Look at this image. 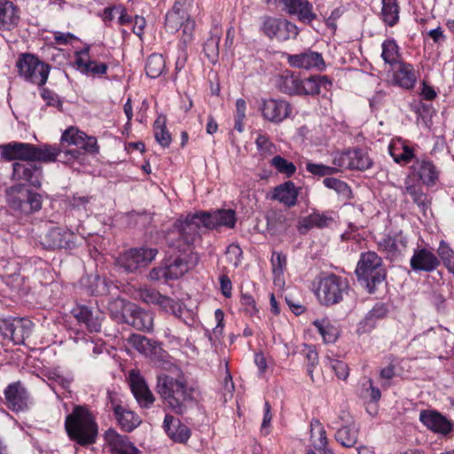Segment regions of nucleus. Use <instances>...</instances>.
Instances as JSON below:
<instances>
[{"mask_svg": "<svg viewBox=\"0 0 454 454\" xmlns=\"http://www.w3.org/2000/svg\"><path fill=\"white\" fill-rule=\"evenodd\" d=\"M298 192L294 184L291 181L277 186L274 190L273 199L287 207H293L297 202Z\"/></svg>", "mask_w": 454, "mask_h": 454, "instance_id": "nucleus-38", "label": "nucleus"}, {"mask_svg": "<svg viewBox=\"0 0 454 454\" xmlns=\"http://www.w3.org/2000/svg\"><path fill=\"white\" fill-rule=\"evenodd\" d=\"M441 264L437 255L426 247H418L414 250L410 260L411 268L414 271L432 272Z\"/></svg>", "mask_w": 454, "mask_h": 454, "instance_id": "nucleus-20", "label": "nucleus"}, {"mask_svg": "<svg viewBox=\"0 0 454 454\" xmlns=\"http://www.w3.org/2000/svg\"><path fill=\"white\" fill-rule=\"evenodd\" d=\"M393 82L405 90L412 89L417 82L414 67L406 62H399L393 67Z\"/></svg>", "mask_w": 454, "mask_h": 454, "instance_id": "nucleus-26", "label": "nucleus"}, {"mask_svg": "<svg viewBox=\"0 0 454 454\" xmlns=\"http://www.w3.org/2000/svg\"><path fill=\"white\" fill-rule=\"evenodd\" d=\"M65 429L69 439L80 446L94 444L98 438V427L95 416L86 406L74 407L66 417Z\"/></svg>", "mask_w": 454, "mask_h": 454, "instance_id": "nucleus-2", "label": "nucleus"}, {"mask_svg": "<svg viewBox=\"0 0 454 454\" xmlns=\"http://www.w3.org/2000/svg\"><path fill=\"white\" fill-rule=\"evenodd\" d=\"M114 413L118 424L124 431L131 432L141 423L139 416L124 406L115 405L114 407Z\"/></svg>", "mask_w": 454, "mask_h": 454, "instance_id": "nucleus-34", "label": "nucleus"}, {"mask_svg": "<svg viewBox=\"0 0 454 454\" xmlns=\"http://www.w3.org/2000/svg\"><path fill=\"white\" fill-rule=\"evenodd\" d=\"M140 300L147 304L158 305L163 310L168 311L174 308V300L160 294L158 291L149 288L140 289L138 291Z\"/></svg>", "mask_w": 454, "mask_h": 454, "instance_id": "nucleus-35", "label": "nucleus"}, {"mask_svg": "<svg viewBox=\"0 0 454 454\" xmlns=\"http://www.w3.org/2000/svg\"><path fill=\"white\" fill-rule=\"evenodd\" d=\"M166 67L165 59L160 54H151L145 64V73L151 78L159 77Z\"/></svg>", "mask_w": 454, "mask_h": 454, "instance_id": "nucleus-49", "label": "nucleus"}, {"mask_svg": "<svg viewBox=\"0 0 454 454\" xmlns=\"http://www.w3.org/2000/svg\"><path fill=\"white\" fill-rule=\"evenodd\" d=\"M380 20L387 27H394L399 22L400 6L397 0H381Z\"/></svg>", "mask_w": 454, "mask_h": 454, "instance_id": "nucleus-39", "label": "nucleus"}, {"mask_svg": "<svg viewBox=\"0 0 454 454\" xmlns=\"http://www.w3.org/2000/svg\"><path fill=\"white\" fill-rule=\"evenodd\" d=\"M60 146V153L58 156V161H60L65 164H71L74 162V160H77L81 153L77 149H72V150H66L64 149V146L61 145Z\"/></svg>", "mask_w": 454, "mask_h": 454, "instance_id": "nucleus-64", "label": "nucleus"}, {"mask_svg": "<svg viewBox=\"0 0 454 454\" xmlns=\"http://www.w3.org/2000/svg\"><path fill=\"white\" fill-rule=\"evenodd\" d=\"M129 384L131 392L140 407L148 409L154 401V395L149 389L145 379L136 371L131 370L129 373Z\"/></svg>", "mask_w": 454, "mask_h": 454, "instance_id": "nucleus-16", "label": "nucleus"}, {"mask_svg": "<svg viewBox=\"0 0 454 454\" xmlns=\"http://www.w3.org/2000/svg\"><path fill=\"white\" fill-rule=\"evenodd\" d=\"M193 4V0H176L172 6V11H176L178 15L186 19V21L191 20L190 12Z\"/></svg>", "mask_w": 454, "mask_h": 454, "instance_id": "nucleus-59", "label": "nucleus"}, {"mask_svg": "<svg viewBox=\"0 0 454 454\" xmlns=\"http://www.w3.org/2000/svg\"><path fill=\"white\" fill-rule=\"evenodd\" d=\"M255 144L257 149L262 155H271L276 151L274 144L264 135H259L255 140Z\"/></svg>", "mask_w": 454, "mask_h": 454, "instance_id": "nucleus-62", "label": "nucleus"}, {"mask_svg": "<svg viewBox=\"0 0 454 454\" xmlns=\"http://www.w3.org/2000/svg\"><path fill=\"white\" fill-rule=\"evenodd\" d=\"M76 239L73 231L55 227L41 237V244L48 249H72L76 246Z\"/></svg>", "mask_w": 454, "mask_h": 454, "instance_id": "nucleus-13", "label": "nucleus"}, {"mask_svg": "<svg viewBox=\"0 0 454 454\" xmlns=\"http://www.w3.org/2000/svg\"><path fill=\"white\" fill-rule=\"evenodd\" d=\"M6 405L13 411H23L27 410L29 404V394L25 387L20 382L9 384L4 389Z\"/></svg>", "mask_w": 454, "mask_h": 454, "instance_id": "nucleus-18", "label": "nucleus"}, {"mask_svg": "<svg viewBox=\"0 0 454 454\" xmlns=\"http://www.w3.org/2000/svg\"><path fill=\"white\" fill-rule=\"evenodd\" d=\"M19 8L9 0H0V30L12 31L19 25Z\"/></svg>", "mask_w": 454, "mask_h": 454, "instance_id": "nucleus-27", "label": "nucleus"}, {"mask_svg": "<svg viewBox=\"0 0 454 454\" xmlns=\"http://www.w3.org/2000/svg\"><path fill=\"white\" fill-rule=\"evenodd\" d=\"M123 323H126L139 331L150 332L153 327V316L137 305L128 307V314Z\"/></svg>", "mask_w": 454, "mask_h": 454, "instance_id": "nucleus-23", "label": "nucleus"}, {"mask_svg": "<svg viewBox=\"0 0 454 454\" xmlns=\"http://www.w3.org/2000/svg\"><path fill=\"white\" fill-rule=\"evenodd\" d=\"M31 161L54 162L57 161L60 153L58 145H43L40 146L32 144Z\"/></svg>", "mask_w": 454, "mask_h": 454, "instance_id": "nucleus-37", "label": "nucleus"}, {"mask_svg": "<svg viewBox=\"0 0 454 454\" xmlns=\"http://www.w3.org/2000/svg\"><path fill=\"white\" fill-rule=\"evenodd\" d=\"M186 22V19L178 15L176 11H168L165 16V28L169 33L176 32Z\"/></svg>", "mask_w": 454, "mask_h": 454, "instance_id": "nucleus-53", "label": "nucleus"}, {"mask_svg": "<svg viewBox=\"0 0 454 454\" xmlns=\"http://www.w3.org/2000/svg\"><path fill=\"white\" fill-rule=\"evenodd\" d=\"M32 149V144L29 143L11 142L0 145V156L6 161H31Z\"/></svg>", "mask_w": 454, "mask_h": 454, "instance_id": "nucleus-22", "label": "nucleus"}, {"mask_svg": "<svg viewBox=\"0 0 454 454\" xmlns=\"http://www.w3.org/2000/svg\"><path fill=\"white\" fill-rule=\"evenodd\" d=\"M302 352L305 353L306 359L308 361L307 372L312 378L313 369L318 363L317 352L316 351V349L313 347L307 346V345L305 346V348Z\"/></svg>", "mask_w": 454, "mask_h": 454, "instance_id": "nucleus-63", "label": "nucleus"}, {"mask_svg": "<svg viewBox=\"0 0 454 454\" xmlns=\"http://www.w3.org/2000/svg\"><path fill=\"white\" fill-rule=\"evenodd\" d=\"M333 223V218L331 215L325 213L314 212L308 216L300 219L297 228L298 231L303 234L312 228H325Z\"/></svg>", "mask_w": 454, "mask_h": 454, "instance_id": "nucleus-32", "label": "nucleus"}, {"mask_svg": "<svg viewBox=\"0 0 454 454\" xmlns=\"http://www.w3.org/2000/svg\"><path fill=\"white\" fill-rule=\"evenodd\" d=\"M182 35L178 43V47L187 49L189 43L193 39V31L195 28L194 20H191L186 21L183 26Z\"/></svg>", "mask_w": 454, "mask_h": 454, "instance_id": "nucleus-57", "label": "nucleus"}, {"mask_svg": "<svg viewBox=\"0 0 454 454\" xmlns=\"http://www.w3.org/2000/svg\"><path fill=\"white\" fill-rule=\"evenodd\" d=\"M439 260L442 261L445 267H454V251L444 240H441L437 248Z\"/></svg>", "mask_w": 454, "mask_h": 454, "instance_id": "nucleus-55", "label": "nucleus"}, {"mask_svg": "<svg viewBox=\"0 0 454 454\" xmlns=\"http://www.w3.org/2000/svg\"><path fill=\"white\" fill-rule=\"evenodd\" d=\"M403 193L409 194L413 202L423 211L427 210L430 205L427 194L422 191L419 184L413 182L410 177L404 180L403 187H401Z\"/></svg>", "mask_w": 454, "mask_h": 454, "instance_id": "nucleus-36", "label": "nucleus"}, {"mask_svg": "<svg viewBox=\"0 0 454 454\" xmlns=\"http://www.w3.org/2000/svg\"><path fill=\"white\" fill-rule=\"evenodd\" d=\"M358 438V428L356 425H349L340 428L335 434V439L342 446L350 448L353 447Z\"/></svg>", "mask_w": 454, "mask_h": 454, "instance_id": "nucleus-46", "label": "nucleus"}, {"mask_svg": "<svg viewBox=\"0 0 454 454\" xmlns=\"http://www.w3.org/2000/svg\"><path fill=\"white\" fill-rule=\"evenodd\" d=\"M419 420L429 430L444 436L454 430V423L436 411H421Z\"/></svg>", "mask_w": 454, "mask_h": 454, "instance_id": "nucleus-17", "label": "nucleus"}, {"mask_svg": "<svg viewBox=\"0 0 454 454\" xmlns=\"http://www.w3.org/2000/svg\"><path fill=\"white\" fill-rule=\"evenodd\" d=\"M206 220V229L212 230L219 227L234 228L237 218L232 209H218L213 212L203 211Z\"/></svg>", "mask_w": 454, "mask_h": 454, "instance_id": "nucleus-24", "label": "nucleus"}, {"mask_svg": "<svg viewBox=\"0 0 454 454\" xmlns=\"http://www.w3.org/2000/svg\"><path fill=\"white\" fill-rule=\"evenodd\" d=\"M258 109L262 114H291V105L285 99L261 98L257 101Z\"/></svg>", "mask_w": 454, "mask_h": 454, "instance_id": "nucleus-41", "label": "nucleus"}, {"mask_svg": "<svg viewBox=\"0 0 454 454\" xmlns=\"http://www.w3.org/2000/svg\"><path fill=\"white\" fill-rule=\"evenodd\" d=\"M175 226L178 229L180 238L184 243L190 247L200 238V228H206L203 211L188 214L184 219L179 218Z\"/></svg>", "mask_w": 454, "mask_h": 454, "instance_id": "nucleus-9", "label": "nucleus"}, {"mask_svg": "<svg viewBox=\"0 0 454 454\" xmlns=\"http://www.w3.org/2000/svg\"><path fill=\"white\" fill-rule=\"evenodd\" d=\"M333 164L343 168L366 170L372 164L368 153L362 149L348 150L334 155Z\"/></svg>", "mask_w": 454, "mask_h": 454, "instance_id": "nucleus-10", "label": "nucleus"}, {"mask_svg": "<svg viewBox=\"0 0 454 454\" xmlns=\"http://www.w3.org/2000/svg\"><path fill=\"white\" fill-rule=\"evenodd\" d=\"M323 183L327 188L334 190L341 200L348 201L352 198V191L344 181L334 177H326Z\"/></svg>", "mask_w": 454, "mask_h": 454, "instance_id": "nucleus-50", "label": "nucleus"}, {"mask_svg": "<svg viewBox=\"0 0 454 454\" xmlns=\"http://www.w3.org/2000/svg\"><path fill=\"white\" fill-rule=\"evenodd\" d=\"M32 322L24 318L4 319L0 323V332L14 344H22L32 332Z\"/></svg>", "mask_w": 454, "mask_h": 454, "instance_id": "nucleus-11", "label": "nucleus"}, {"mask_svg": "<svg viewBox=\"0 0 454 454\" xmlns=\"http://www.w3.org/2000/svg\"><path fill=\"white\" fill-rule=\"evenodd\" d=\"M287 61L290 66L297 68L323 70L325 67L322 55L310 50H306L299 54H289Z\"/></svg>", "mask_w": 454, "mask_h": 454, "instance_id": "nucleus-21", "label": "nucleus"}, {"mask_svg": "<svg viewBox=\"0 0 454 454\" xmlns=\"http://www.w3.org/2000/svg\"><path fill=\"white\" fill-rule=\"evenodd\" d=\"M166 267L168 278L176 279L185 274L192 268V265L186 259L178 256Z\"/></svg>", "mask_w": 454, "mask_h": 454, "instance_id": "nucleus-51", "label": "nucleus"}, {"mask_svg": "<svg viewBox=\"0 0 454 454\" xmlns=\"http://www.w3.org/2000/svg\"><path fill=\"white\" fill-rule=\"evenodd\" d=\"M377 245L379 251L385 254L387 259L395 262L404 255L408 247V239L400 231L394 235L382 237Z\"/></svg>", "mask_w": 454, "mask_h": 454, "instance_id": "nucleus-12", "label": "nucleus"}, {"mask_svg": "<svg viewBox=\"0 0 454 454\" xmlns=\"http://www.w3.org/2000/svg\"><path fill=\"white\" fill-rule=\"evenodd\" d=\"M348 282L346 278L331 274L319 281L317 297L325 306L340 303L348 293Z\"/></svg>", "mask_w": 454, "mask_h": 454, "instance_id": "nucleus-6", "label": "nucleus"}, {"mask_svg": "<svg viewBox=\"0 0 454 454\" xmlns=\"http://www.w3.org/2000/svg\"><path fill=\"white\" fill-rule=\"evenodd\" d=\"M75 63L81 72L87 75L102 76L108 70V66L106 63H98L93 54L89 56L88 49L80 51Z\"/></svg>", "mask_w": 454, "mask_h": 454, "instance_id": "nucleus-25", "label": "nucleus"}, {"mask_svg": "<svg viewBox=\"0 0 454 454\" xmlns=\"http://www.w3.org/2000/svg\"><path fill=\"white\" fill-rule=\"evenodd\" d=\"M319 92V83L317 82L316 76L301 79L299 95H316Z\"/></svg>", "mask_w": 454, "mask_h": 454, "instance_id": "nucleus-56", "label": "nucleus"}, {"mask_svg": "<svg viewBox=\"0 0 454 454\" xmlns=\"http://www.w3.org/2000/svg\"><path fill=\"white\" fill-rule=\"evenodd\" d=\"M284 5L288 13L296 15L303 23L309 24L317 18L313 6L308 0H284Z\"/></svg>", "mask_w": 454, "mask_h": 454, "instance_id": "nucleus-29", "label": "nucleus"}, {"mask_svg": "<svg viewBox=\"0 0 454 454\" xmlns=\"http://www.w3.org/2000/svg\"><path fill=\"white\" fill-rule=\"evenodd\" d=\"M313 325L322 335L325 342L333 343L337 340L340 333L339 329L328 318L317 319L313 322Z\"/></svg>", "mask_w": 454, "mask_h": 454, "instance_id": "nucleus-43", "label": "nucleus"}, {"mask_svg": "<svg viewBox=\"0 0 454 454\" xmlns=\"http://www.w3.org/2000/svg\"><path fill=\"white\" fill-rule=\"evenodd\" d=\"M163 427L168 437L176 442L184 443L191 437L190 428L170 414L165 416Z\"/></svg>", "mask_w": 454, "mask_h": 454, "instance_id": "nucleus-28", "label": "nucleus"}, {"mask_svg": "<svg viewBox=\"0 0 454 454\" xmlns=\"http://www.w3.org/2000/svg\"><path fill=\"white\" fill-rule=\"evenodd\" d=\"M261 30L270 39L280 42L295 39L299 34L297 26L287 20L273 17L262 19Z\"/></svg>", "mask_w": 454, "mask_h": 454, "instance_id": "nucleus-8", "label": "nucleus"}, {"mask_svg": "<svg viewBox=\"0 0 454 454\" xmlns=\"http://www.w3.org/2000/svg\"><path fill=\"white\" fill-rule=\"evenodd\" d=\"M12 170L13 179L27 182L36 188L41 186L42 172L40 168L31 164L15 162L12 165Z\"/></svg>", "mask_w": 454, "mask_h": 454, "instance_id": "nucleus-30", "label": "nucleus"}, {"mask_svg": "<svg viewBox=\"0 0 454 454\" xmlns=\"http://www.w3.org/2000/svg\"><path fill=\"white\" fill-rule=\"evenodd\" d=\"M387 313L388 308L387 304L382 302L376 303L359 322L357 332L359 333L371 332L376 326L377 322L385 318Z\"/></svg>", "mask_w": 454, "mask_h": 454, "instance_id": "nucleus-31", "label": "nucleus"}, {"mask_svg": "<svg viewBox=\"0 0 454 454\" xmlns=\"http://www.w3.org/2000/svg\"><path fill=\"white\" fill-rule=\"evenodd\" d=\"M271 165L281 174H285L287 177L292 176L295 171L296 167L293 162H290L283 157L277 155L271 160Z\"/></svg>", "mask_w": 454, "mask_h": 454, "instance_id": "nucleus-54", "label": "nucleus"}, {"mask_svg": "<svg viewBox=\"0 0 454 454\" xmlns=\"http://www.w3.org/2000/svg\"><path fill=\"white\" fill-rule=\"evenodd\" d=\"M382 53L381 57L385 63L395 67L397 63L402 62L399 60V48L396 42L394 39H387L382 43Z\"/></svg>", "mask_w": 454, "mask_h": 454, "instance_id": "nucleus-47", "label": "nucleus"}, {"mask_svg": "<svg viewBox=\"0 0 454 454\" xmlns=\"http://www.w3.org/2000/svg\"><path fill=\"white\" fill-rule=\"evenodd\" d=\"M132 303L120 297L114 298L108 303V310L111 317L117 323H123L128 314V307Z\"/></svg>", "mask_w": 454, "mask_h": 454, "instance_id": "nucleus-44", "label": "nucleus"}, {"mask_svg": "<svg viewBox=\"0 0 454 454\" xmlns=\"http://www.w3.org/2000/svg\"><path fill=\"white\" fill-rule=\"evenodd\" d=\"M104 440L111 454H141L128 436L120 434L113 428L105 432Z\"/></svg>", "mask_w": 454, "mask_h": 454, "instance_id": "nucleus-19", "label": "nucleus"}, {"mask_svg": "<svg viewBox=\"0 0 454 454\" xmlns=\"http://www.w3.org/2000/svg\"><path fill=\"white\" fill-rule=\"evenodd\" d=\"M129 345L136 348L138 352L145 355L155 353L157 343L141 334H132L129 338Z\"/></svg>", "mask_w": 454, "mask_h": 454, "instance_id": "nucleus-45", "label": "nucleus"}, {"mask_svg": "<svg viewBox=\"0 0 454 454\" xmlns=\"http://www.w3.org/2000/svg\"><path fill=\"white\" fill-rule=\"evenodd\" d=\"M71 313L80 324L86 326L90 333L100 332L105 314L98 308L77 305L72 309Z\"/></svg>", "mask_w": 454, "mask_h": 454, "instance_id": "nucleus-15", "label": "nucleus"}, {"mask_svg": "<svg viewBox=\"0 0 454 454\" xmlns=\"http://www.w3.org/2000/svg\"><path fill=\"white\" fill-rule=\"evenodd\" d=\"M157 253L155 248H132L121 254L116 264L124 272L132 273L152 262Z\"/></svg>", "mask_w": 454, "mask_h": 454, "instance_id": "nucleus-7", "label": "nucleus"}, {"mask_svg": "<svg viewBox=\"0 0 454 454\" xmlns=\"http://www.w3.org/2000/svg\"><path fill=\"white\" fill-rule=\"evenodd\" d=\"M417 174L424 184L427 186L434 185L438 179V172L429 160L418 162Z\"/></svg>", "mask_w": 454, "mask_h": 454, "instance_id": "nucleus-42", "label": "nucleus"}, {"mask_svg": "<svg viewBox=\"0 0 454 454\" xmlns=\"http://www.w3.org/2000/svg\"><path fill=\"white\" fill-rule=\"evenodd\" d=\"M275 283L283 282V275L286 267V256L281 252H273L270 259Z\"/></svg>", "mask_w": 454, "mask_h": 454, "instance_id": "nucleus-52", "label": "nucleus"}, {"mask_svg": "<svg viewBox=\"0 0 454 454\" xmlns=\"http://www.w3.org/2000/svg\"><path fill=\"white\" fill-rule=\"evenodd\" d=\"M306 169L308 172L319 176H329L337 172L336 168L311 162L307 163Z\"/></svg>", "mask_w": 454, "mask_h": 454, "instance_id": "nucleus-60", "label": "nucleus"}, {"mask_svg": "<svg viewBox=\"0 0 454 454\" xmlns=\"http://www.w3.org/2000/svg\"><path fill=\"white\" fill-rule=\"evenodd\" d=\"M60 144L62 146L65 144L76 145L91 154H97L99 152V146L95 137L88 136L73 126L62 133Z\"/></svg>", "mask_w": 454, "mask_h": 454, "instance_id": "nucleus-14", "label": "nucleus"}, {"mask_svg": "<svg viewBox=\"0 0 454 454\" xmlns=\"http://www.w3.org/2000/svg\"><path fill=\"white\" fill-rule=\"evenodd\" d=\"M41 96L47 106H55L57 111H63L62 102L55 92L48 90L47 88H43L41 90Z\"/></svg>", "mask_w": 454, "mask_h": 454, "instance_id": "nucleus-61", "label": "nucleus"}, {"mask_svg": "<svg viewBox=\"0 0 454 454\" xmlns=\"http://www.w3.org/2000/svg\"><path fill=\"white\" fill-rule=\"evenodd\" d=\"M157 393L176 413L183 414L194 400L195 388L180 375L172 377L162 374L158 377Z\"/></svg>", "mask_w": 454, "mask_h": 454, "instance_id": "nucleus-1", "label": "nucleus"}, {"mask_svg": "<svg viewBox=\"0 0 454 454\" xmlns=\"http://www.w3.org/2000/svg\"><path fill=\"white\" fill-rule=\"evenodd\" d=\"M6 200L12 210L24 215L39 211L42 207V196L23 184L14 185L8 189Z\"/></svg>", "mask_w": 454, "mask_h": 454, "instance_id": "nucleus-5", "label": "nucleus"}, {"mask_svg": "<svg viewBox=\"0 0 454 454\" xmlns=\"http://www.w3.org/2000/svg\"><path fill=\"white\" fill-rule=\"evenodd\" d=\"M166 122V116L159 115L153 124L154 137L162 147H168L172 140Z\"/></svg>", "mask_w": 454, "mask_h": 454, "instance_id": "nucleus-48", "label": "nucleus"}, {"mask_svg": "<svg viewBox=\"0 0 454 454\" xmlns=\"http://www.w3.org/2000/svg\"><path fill=\"white\" fill-rule=\"evenodd\" d=\"M242 254V249L237 244L229 245L225 251L226 260L233 267H238L240 264Z\"/></svg>", "mask_w": 454, "mask_h": 454, "instance_id": "nucleus-58", "label": "nucleus"}, {"mask_svg": "<svg viewBox=\"0 0 454 454\" xmlns=\"http://www.w3.org/2000/svg\"><path fill=\"white\" fill-rule=\"evenodd\" d=\"M310 442L313 448L324 454H333L327 447L326 432L321 422L313 419L310 422Z\"/></svg>", "mask_w": 454, "mask_h": 454, "instance_id": "nucleus-33", "label": "nucleus"}, {"mask_svg": "<svg viewBox=\"0 0 454 454\" xmlns=\"http://www.w3.org/2000/svg\"><path fill=\"white\" fill-rule=\"evenodd\" d=\"M355 273L358 283L369 294H375L387 276L381 257L373 251L361 254Z\"/></svg>", "mask_w": 454, "mask_h": 454, "instance_id": "nucleus-3", "label": "nucleus"}, {"mask_svg": "<svg viewBox=\"0 0 454 454\" xmlns=\"http://www.w3.org/2000/svg\"><path fill=\"white\" fill-rule=\"evenodd\" d=\"M16 67L20 77L39 87L46 83L51 70L49 64L41 61L31 53L20 54Z\"/></svg>", "mask_w": 454, "mask_h": 454, "instance_id": "nucleus-4", "label": "nucleus"}, {"mask_svg": "<svg viewBox=\"0 0 454 454\" xmlns=\"http://www.w3.org/2000/svg\"><path fill=\"white\" fill-rule=\"evenodd\" d=\"M300 83V76L288 70L284 71L277 82L278 88L282 92L290 95H299Z\"/></svg>", "mask_w": 454, "mask_h": 454, "instance_id": "nucleus-40", "label": "nucleus"}]
</instances>
